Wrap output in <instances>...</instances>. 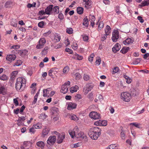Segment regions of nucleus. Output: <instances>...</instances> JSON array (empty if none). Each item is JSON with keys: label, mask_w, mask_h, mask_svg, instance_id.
Instances as JSON below:
<instances>
[{"label": "nucleus", "mask_w": 149, "mask_h": 149, "mask_svg": "<svg viewBox=\"0 0 149 149\" xmlns=\"http://www.w3.org/2000/svg\"><path fill=\"white\" fill-rule=\"evenodd\" d=\"M101 130L97 127L90 128L89 130L88 134L92 139L97 140L101 135Z\"/></svg>", "instance_id": "obj_1"}, {"label": "nucleus", "mask_w": 149, "mask_h": 149, "mask_svg": "<svg viewBox=\"0 0 149 149\" xmlns=\"http://www.w3.org/2000/svg\"><path fill=\"white\" fill-rule=\"evenodd\" d=\"M26 80L23 77L17 78L16 80L15 87L17 90L22 91L26 86Z\"/></svg>", "instance_id": "obj_2"}, {"label": "nucleus", "mask_w": 149, "mask_h": 149, "mask_svg": "<svg viewBox=\"0 0 149 149\" xmlns=\"http://www.w3.org/2000/svg\"><path fill=\"white\" fill-rule=\"evenodd\" d=\"M121 98L126 102L129 101L131 99V95L127 92H124L121 94Z\"/></svg>", "instance_id": "obj_3"}, {"label": "nucleus", "mask_w": 149, "mask_h": 149, "mask_svg": "<svg viewBox=\"0 0 149 149\" xmlns=\"http://www.w3.org/2000/svg\"><path fill=\"white\" fill-rule=\"evenodd\" d=\"M46 43V40L45 38H41L36 46L37 49H40L43 47L44 45Z\"/></svg>", "instance_id": "obj_4"}, {"label": "nucleus", "mask_w": 149, "mask_h": 149, "mask_svg": "<svg viewBox=\"0 0 149 149\" xmlns=\"http://www.w3.org/2000/svg\"><path fill=\"white\" fill-rule=\"evenodd\" d=\"M56 140V138L55 136H50L47 140V144L50 146L53 145L55 143Z\"/></svg>", "instance_id": "obj_5"}, {"label": "nucleus", "mask_w": 149, "mask_h": 149, "mask_svg": "<svg viewBox=\"0 0 149 149\" xmlns=\"http://www.w3.org/2000/svg\"><path fill=\"white\" fill-rule=\"evenodd\" d=\"M89 116L91 118L94 119H100V114L96 112H91L89 113Z\"/></svg>", "instance_id": "obj_6"}, {"label": "nucleus", "mask_w": 149, "mask_h": 149, "mask_svg": "<svg viewBox=\"0 0 149 149\" xmlns=\"http://www.w3.org/2000/svg\"><path fill=\"white\" fill-rule=\"evenodd\" d=\"M79 131V129L77 126H76L74 128L73 130H69V133L71 137L73 138L74 136L76 137L77 133Z\"/></svg>", "instance_id": "obj_7"}, {"label": "nucleus", "mask_w": 149, "mask_h": 149, "mask_svg": "<svg viewBox=\"0 0 149 149\" xmlns=\"http://www.w3.org/2000/svg\"><path fill=\"white\" fill-rule=\"evenodd\" d=\"M119 32L118 31L115 30L112 32V39L113 42H116L119 38Z\"/></svg>", "instance_id": "obj_8"}, {"label": "nucleus", "mask_w": 149, "mask_h": 149, "mask_svg": "<svg viewBox=\"0 0 149 149\" xmlns=\"http://www.w3.org/2000/svg\"><path fill=\"white\" fill-rule=\"evenodd\" d=\"M76 137L77 138H81L85 139L86 141H87L88 140L86 134H84L83 132L79 131H79L77 133Z\"/></svg>", "instance_id": "obj_9"}, {"label": "nucleus", "mask_w": 149, "mask_h": 149, "mask_svg": "<svg viewBox=\"0 0 149 149\" xmlns=\"http://www.w3.org/2000/svg\"><path fill=\"white\" fill-rule=\"evenodd\" d=\"M26 116H22L21 117L19 116L18 119L17 120V122H18L17 123V125L19 126H20L23 125L24 124L23 122L26 120Z\"/></svg>", "instance_id": "obj_10"}, {"label": "nucleus", "mask_w": 149, "mask_h": 149, "mask_svg": "<svg viewBox=\"0 0 149 149\" xmlns=\"http://www.w3.org/2000/svg\"><path fill=\"white\" fill-rule=\"evenodd\" d=\"M94 124L97 126H106L107 125V121L105 120H99L95 122Z\"/></svg>", "instance_id": "obj_11"}, {"label": "nucleus", "mask_w": 149, "mask_h": 149, "mask_svg": "<svg viewBox=\"0 0 149 149\" xmlns=\"http://www.w3.org/2000/svg\"><path fill=\"white\" fill-rule=\"evenodd\" d=\"M32 143L30 141L25 142L23 147H21L22 149H32Z\"/></svg>", "instance_id": "obj_12"}, {"label": "nucleus", "mask_w": 149, "mask_h": 149, "mask_svg": "<svg viewBox=\"0 0 149 149\" xmlns=\"http://www.w3.org/2000/svg\"><path fill=\"white\" fill-rule=\"evenodd\" d=\"M77 105L75 103L69 102L67 104V109L69 110H71L76 108Z\"/></svg>", "instance_id": "obj_13"}, {"label": "nucleus", "mask_w": 149, "mask_h": 149, "mask_svg": "<svg viewBox=\"0 0 149 149\" xmlns=\"http://www.w3.org/2000/svg\"><path fill=\"white\" fill-rule=\"evenodd\" d=\"M53 5H50L45 9V13L47 15H50L53 13Z\"/></svg>", "instance_id": "obj_14"}, {"label": "nucleus", "mask_w": 149, "mask_h": 149, "mask_svg": "<svg viewBox=\"0 0 149 149\" xmlns=\"http://www.w3.org/2000/svg\"><path fill=\"white\" fill-rule=\"evenodd\" d=\"M16 58V56L14 54H10L7 55L6 57L7 60L11 62L14 60Z\"/></svg>", "instance_id": "obj_15"}, {"label": "nucleus", "mask_w": 149, "mask_h": 149, "mask_svg": "<svg viewBox=\"0 0 149 149\" xmlns=\"http://www.w3.org/2000/svg\"><path fill=\"white\" fill-rule=\"evenodd\" d=\"M120 48V45L118 43H117L112 48V51L114 53H116L119 50Z\"/></svg>", "instance_id": "obj_16"}, {"label": "nucleus", "mask_w": 149, "mask_h": 149, "mask_svg": "<svg viewBox=\"0 0 149 149\" xmlns=\"http://www.w3.org/2000/svg\"><path fill=\"white\" fill-rule=\"evenodd\" d=\"M85 93H87L89 91H90L93 88V86L91 84L88 83L86 85Z\"/></svg>", "instance_id": "obj_17"}, {"label": "nucleus", "mask_w": 149, "mask_h": 149, "mask_svg": "<svg viewBox=\"0 0 149 149\" xmlns=\"http://www.w3.org/2000/svg\"><path fill=\"white\" fill-rule=\"evenodd\" d=\"M65 138V136L64 135H61V134L58 136L57 139V142L58 144L61 143L64 139Z\"/></svg>", "instance_id": "obj_18"}, {"label": "nucleus", "mask_w": 149, "mask_h": 149, "mask_svg": "<svg viewBox=\"0 0 149 149\" xmlns=\"http://www.w3.org/2000/svg\"><path fill=\"white\" fill-rule=\"evenodd\" d=\"M50 131V130L47 128L44 129L42 132L41 136L44 137L45 136L48 134Z\"/></svg>", "instance_id": "obj_19"}, {"label": "nucleus", "mask_w": 149, "mask_h": 149, "mask_svg": "<svg viewBox=\"0 0 149 149\" xmlns=\"http://www.w3.org/2000/svg\"><path fill=\"white\" fill-rule=\"evenodd\" d=\"M50 88L44 89L43 91V96L44 97H49V95H48L50 91Z\"/></svg>", "instance_id": "obj_20"}, {"label": "nucleus", "mask_w": 149, "mask_h": 149, "mask_svg": "<svg viewBox=\"0 0 149 149\" xmlns=\"http://www.w3.org/2000/svg\"><path fill=\"white\" fill-rule=\"evenodd\" d=\"M68 91V88L67 86L65 85H63L61 86V89L60 90V92L64 94L66 93Z\"/></svg>", "instance_id": "obj_21"}, {"label": "nucleus", "mask_w": 149, "mask_h": 149, "mask_svg": "<svg viewBox=\"0 0 149 149\" xmlns=\"http://www.w3.org/2000/svg\"><path fill=\"white\" fill-rule=\"evenodd\" d=\"M72 58L79 60H81L83 59V57L79 55L78 54L75 53L72 56Z\"/></svg>", "instance_id": "obj_22"}, {"label": "nucleus", "mask_w": 149, "mask_h": 149, "mask_svg": "<svg viewBox=\"0 0 149 149\" xmlns=\"http://www.w3.org/2000/svg\"><path fill=\"white\" fill-rule=\"evenodd\" d=\"M36 145L39 147L41 148H43L45 146V143L42 141H39L36 143Z\"/></svg>", "instance_id": "obj_23"}, {"label": "nucleus", "mask_w": 149, "mask_h": 149, "mask_svg": "<svg viewBox=\"0 0 149 149\" xmlns=\"http://www.w3.org/2000/svg\"><path fill=\"white\" fill-rule=\"evenodd\" d=\"M111 28L109 26L107 25L105 30V33L107 35H109L111 33Z\"/></svg>", "instance_id": "obj_24"}, {"label": "nucleus", "mask_w": 149, "mask_h": 149, "mask_svg": "<svg viewBox=\"0 0 149 149\" xmlns=\"http://www.w3.org/2000/svg\"><path fill=\"white\" fill-rule=\"evenodd\" d=\"M79 89V87L77 85H75L74 86L71 87L70 88V92L72 93L76 92Z\"/></svg>", "instance_id": "obj_25"}, {"label": "nucleus", "mask_w": 149, "mask_h": 149, "mask_svg": "<svg viewBox=\"0 0 149 149\" xmlns=\"http://www.w3.org/2000/svg\"><path fill=\"white\" fill-rule=\"evenodd\" d=\"M40 89H39L38 91L36 93V94L35 95L34 97V100L32 102V104H35L36 103L37 98L38 97V95L40 93Z\"/></svg>", "instance_id": "obj_26"}, {"label": "nucleus", "mask_w": 149, "mask_h": 149, "mask_svg": "<svg viewBox=\"0 0 149 149\" xmlns=\"http://www.w3.org/2000/svg\"><path fill=\"white\" fill-rule=\"evenodd\" d=\"M77 11L78 14L81 15L83 13L84 8L82 7H78L77 8Z\"/></svg>", "instance_id": "obj_27"}, {"label": "nucleus", "mask_w": 149, "mask_h": 149, "mask_svg": "<svg viewBox=\"0 0 149 149\" xmlns=\"http://www.w3.org/2000/svg\"><path fill=\"white\" fill-rule=\"evenodd\" d=\"M42 124L39 123H37L36 124H34L33 126L35 129H41L42 127Z\"/></svg>", "instance_id": "obj_28"}, {"label": "nucleus", "mask_w": 149, "mask_h": 149, "mask_svg": "<svg viewBox=\"0 0 149 149\" xmlns=\"http://www.w3.org/2000/svg\"><path fill=\"white\" fill-rule=\"evenodd\" d=\"M83 25L86 27H87L88 25V20L87 17L86 16L84 18L83 20Z\"/></svg>", "instance_id": "obj_29"}, {"label": "nucleus", "mask_w": 149, "mask_h": 149, "mask_svg": "<svg viewBox=\"0 0 149 149\" xmlns=\"http://www.w3.org/2000/svg\"><path fill=\"white\" fill-rule=\"evenodd\" d=\"M123 77L126 80V82L127 83L130 84L132 80L130 77L126 75H124Z\"/></svg>", "instance_id": "obj_30"}, {"label": "nucleus", "mask_w": 149, "mask_h": 149, "mask_svg": "<svg viewBox=\"0 0 149 149\" xmlns=\"http://www.w3.org/2000/svg\"><path fill=\"white\" fill-rule=\"evenodd\" d=\"M149 4V1H143L139 5L141 7L148 6Z\"/></svg>", "instance_id": "obj_31"}, {"label": "nucleus", "mask_w": 149, "mask_h": 149, "mask_svg": "<svg viewBox=\"0 0 149 149\" xmlns=\"http://www.w3.org/2000/svg\"><path fill=\"white\" fill-rule=\"evenodd\" d=\"M129 48L128 47H123L120 50V52L123 54L126 53L129 50Z\"/></svg>", "instance_id": "obj_32"}, {"label": "nucleus", "mask_w": 149, "mask_h": 149, "mask_svg": "<svg viewBox=\"0 0 149 149\" xmlns=\"http://www.w3.org/2000/svg\"><path fill=\"white\" fill-rule=\"evenodd\" d=\"M131 42V39L130 38H127L123 41V43L125 45H128Z\"/></svg>", "instance_id": "obj_33"}, {"label": "nucleus", "mask_w": 149, "mask_h": 149, "mask_svg": "<svg viewBox=\"0 0 149 149\" xmlns=\"http://www.w3.org/2000/svg\"><path fill=\"white\" fill-rule=\"evenodd\" d=\"M91 1L85 3V7L87 9L91 7Z\"/></svg>", "instance_id": "obj_34"}, {"label": "nucleus", "mask_w": 149, "mask_h": 149, "mask_svg": "<svg viewBox=\"0 0 149 149\" xmlns=\"http://www.w3.org/2000/svg\"><path fill=\"white\" fill-rule=\"evenodd\" d=\"M49 49L48 47H45L42 50L41 52V54L42 55H45L47 53V50Z\"/></svg>", "instance_id": "obj_35"}, {"label": "nucleus", "mask_w": 149, "mask_h": 149, "mask_svg": "<svg viewBox=\"0 0 149 149\" xmlns=\"http://www.w3.org/2000/svg\"><path fill=\"white\" fill-rule=\"evenodd\" d=\"M108 148L109 149H117L118 146L116 144H112L109 146Z\"/></svg>", "instance_id": "obj_36"}, {"label": "nucleus", "mask_w": 149, "mask_h": 149, "mask_svg": "<svg viewBox=\"0 0 149 149\" xmlns=\"http://www.w3.org/2000/svg\"><path fill=\"white\" fill-rule=\"evenodd\" d=\"M12 4L11 2L8 1L5 3V7L6 8H9L11 7Z\"/></svg>", "instance_id": "obj_37"}, {"label": "nucleus", "mask_w": 149, "mask_h": 149, "mask_svg": "<svg viewBox=\"0 0 149 149\" xmlns=\"http://www.w3.org/2000/svg\"><path fill=\"white\" fill-rule=\"evenodd\" d=\"M52 10L56 14L58 13L59 12V8L58 6H55L53 8Z\"/></svg>", "instance_id": "obj_38"}, {"label": "nucleus", "mask_w": 149, "mask_h": 149, "mask_svg": "<svg viewBox=\"0 0 149 149\" xmlns=\"http://www.w3.org/2000/svg\"><path fill=\"white\" fill-rule=\"evenodd\" d=\"M22 63L21 61L20 60H17L13 64V66H19L21 65Z\"/></svg>", "instance_id": "obj_39"}, {"label": "nucleus", "mask_w": 149, "mask_h": 149, "mask_svg": "<svg viewBox=\"0 0 149 149\" xmlns=\"http://www.w3.org/2000/svg\"><path fill=\"white\" fill-rule=\"evenodd\" d=\"M131 94L132 96H135L138 95V92L135 89H133L131 92Z\"/></svg>", "instance_id": "obj_40"}, {"label": "nucleus", "mask_w": 149, "mask_h": 149, "mask_svg": "<svg viewBox=\"0 0 149 149\" xmlns=\"http://www.w3.org/2000/svg\"><path fill=\"white\" fill-rule=\"evenodd\" d=\"M8 79V77L5 74H3L2 76L0 77V79L2 80H7Z\"/></svg>", "instance_id": "obj_41"}, {"label": "nucleus", "mask_w": 149, "mask_h": 149, "mask_svg": "<svg viewBox=\"0 0 149 149\" xmlns=\"http://www.w3.org/2000/svg\"><path fill=\"white\" fill-rule=\"evenodd\" d=\"M104 26V24L103 22H100L99 23V25H98V27L97 29V30L98 31H100L101 29Z\"/></svg>", "instance_id": "obj_42"}, {"label": "nucleus", "mask_w": 149, "mask_h": 149, "mask_svg": "<svg viewBox=\"0 0 149 149\" xmlns=\"http://www.w3.org/2000/svg\"><path fill=\"white\" fill-rule=\"evenodd\" d=\"M61 37L59 35L56 34L55 35L54 39L57 42H59L60 40Z\"/></svg>", "instance_id": "obj_43"}, {"label": "nucleus", "mask_w": 149, "mask_h": 149, "mask_svg": "<svg viewBox=\"0 0 149 149\" xmlns=\"http://www.w3.org/2000/svg\"><path fill=\"white\" fill-rule=\"evenodd\" d=\"M66 32L69 34H72L73 32V29L71 28H67Z\"/></svg>", "instance_id": "obj_44"}, {"label": "nucleus", "mask_w": 149, "mask_h": 149, "mask_svg": "<svg viewBox=\"0 0 149 149\" xmlns=\"http://www.w3.org/2000/svg\"><path fill=\"white\" fill-rule=\"evenodd\" d=\"M141 60V58H136L133 61V64L135 65H137L140 62Z\"/></svg>", "instance_id": "obj_45"}, {"label": "nucleus", "mask_w": 149, "mask_h": 149, "mask_svg": "<svg viewBox=\"0 0 149 149\" xmlns=\"http://www.w3.org/2000/svg\"><path fill=\"white\" fill-rule=\"evenodd\" d=\"M130 125L134 126L135 127L138 128H140V124L137 123H131L130 124Z\"/></svg>", "instance_id": "obj_46"}, {"label": "nucleus", "mask_w": 149, "mask_h": 149, "mask_svg": "<svg viewBox=\"0 0 149 149\" xmlns=\"http://www.w3.org/2000/svg\"><path fill=\"white\" fill-rule=\"evenodd\" d=\"M90 78V77L87 74H84L83 78L84 80L86 81H87Z\"/></svg>", "instance_id": "obj_47"}, {"label": "nucleus", "mask_w": 149, "mask_h": 149, "mask_svg": "<svg viewBox=\"0 0 149 149\" xmlns=\"http://www.w3.org/2000/svg\"><path fill=\"white\" fill-rule=\"evenodd\" d=\"M75 79L77 80L79 79L81 77V75L78 72L76 73L74 75Z\"/></svg>", "instance_id": "obj_48"}, {"label": "nucleus", "mask_w": 149, "mask_h": 149, "mask_svg": "<svg viewBox=\"0 0 149 149\" xmlns=\"http://www.w3.org/2000/svg\"><path fill=\"white\" fill-rule=\"evenodd\" d=\"M69 67L68 66H65L63 69V72L64 73H66L69 71Z\"/></svg>", "instance_id": "obj_49"}, {"label": "nucleus", "mask_w": 149, "mask_h": 149, "mask_svg": "<svg viewBox=\"0 0 149 149\" xmlns=\"http://www.w3.org/2000/svg\"><path fill=\"white\" fill-rule=\"evenodd\" d=\"M35 128L33 126L32 127L30 128L29 130V132L30 133H32L33 134H34L36 132V130H35Z\"/></svg>", "instance_id": "obj_50"}, {"label": "nucleus", "mask_w": 149, "mask_h": 149, "mask_svg": "<svg viewBox=\"0 0 149 149\" xmlns=\"http://www.w3.org/2000/svg\"><path fill=\"white\" fill-rule=\"evenodd\" d=\"M11 25L14 27H16L17 24V21L15 20L12 21L10 23Z\"/></svg>", "instance_id": "obj_51"}, {"label": "nucleus", "mask_w": 149, "mask_h": 149, "mask_svg": "<svg viewBox=\"0 0 149 149\" xmlns=\"http://www.w3.org/2000/svg\"><path fill=\"white\" fill-rule=\"evenodd\" d=\"M47 116L45 113H42L40 115V118L43 120H44L46 118Z\"/></svg>", "instance_id": "obj_52"}, {"label": "nucleus", "mask_w": 149, "mask_h": 149, "mask_svg": "<svg viewBox=\"0 0 149 149\" xmlns=\"http://www.w3.org/2000/svg\"><path fill=\"white\" fill-rule=\"evenodd\" d=\"M115 11L116 13L118 14L119 15L121 13V12L119 10V8L118 6H116L115 8Z\"/></svg>", "instance_id": "obj_53"}, {"label": "nucleus", "mask_w": 149, "mask_h": 149, "mask_svg": "<svg viewBox=\"0 0 149 149\" xmlns=\"http://www.w3.org/2000/svg\"><path fill=\"white\" fill-rule=\"evenodd\" d=\"M119 68L118 67H115L113 70V73L115 74L117 72L119 71Z\"/></svg>", "instance_id": "obj_54"}, {"label": "nucleus", "mask_w": 149, "mask_h": 149, "mask_svg": "<svg viewBox=\"0 0 149 149\" xmlns=\"http://www.w3.org/2000/svg\"><path fill=\"white\" fill-rule=\"evenodd\" d=\"M19 47L20 46L19 45H17L12 46L10 48L11 49H19Z\"/></svg>", "instance_id": "obj_55"}, {"label": "nucleus", "mask_w": 149, "mask_h": 149, "mask_svg": "<svg viewBox=\"0 0 149 149\" xmlns=\"http://www.w3.org/2000/svg\"><path fill=\"white\" fill-rule=\"evenodd\" d=\"M143 58L146 59H149V53H147L143 55Z\"/></svg>", "instance_id": "obj_56"}, {"label": "nucleus", "mask_w": 149, "mask_h": 149, "mask_svg": "<svg viewBox=\"0 0 149 149\" xmlns=\"http://www.w3.org/2000/svg\"><path fill=\"white\" fill-rule=\"evenodd\" d=\"M70 118L71 120H78V118H77L76 116L75 115L71 116Z\"/></svg>", "instance_id": "obj_57"}, {"label": "nucleus", "mask_w": 149, "mask_h": 149, "mask_svg": "<svg viewBox=\"0 0 149 149\" xmlns=\"http://www.w3.org/2000/svg\"><path fill=\"white\" fill-rule=\"evenodd\" d=\"M44 25V22L43 21H41L39 22L38 24V26L40 28H42Z\"/></svg>", "instance_id": "obj_58"}, {"label": "nucleus", "mask_w": 149, "mask_h": 149, "mask_svg": "<svg viewBox=\"0 0 149 149\" xmlns=\"http://www.w3.org/2000/svg\"><path fill=\"white\" fill-rule=\"evenodd\" d=\"M58 18L61 20H62L64 18V16L63 14L61 13H60L58 15Z\"/></svg>", "instance_id": "obj_59"}, {"label": "nucleus", "mask_w": 149, "mask_h": 149, "mask_svg": "<svg viewBox=\"0 0 149 149\" xmlns=\"http://www.w3.org/2000/svg\"><path fill=\"white\" fill-rule=\"evenodd\" d=\"M89 17L91 21H94L95 20V18L94 15H90Z\"/></svg>", "instance_id": "obj_60"}, {"label": "nucleus", "mask_w": 149, "mask_h": 149, "mask_svg": "<svg viewBox=\"0 0 149 149\" xmlns=\"http://www.w3.org/2000/svg\"><path fill=\"white\" fill-rule=\"evenodd\" d=\"M72 48L74 50H76L77 49V45L76 43L73 44L72 46Z\"/></svg>", "instance_id": "obj_61"}, {"label": "nucleus", "mask_w": 149, "mask_h": 149, "mask_svg": "<svg viewBox=\"0 0 149 149\" xmlns=\"http://www.w3.org/2000/svg\"><path fill=\"white\" fill-rule=\"evenodd\" d=\"M81 95L79 94H77L75 96V98L77 100H79L81 98Z\"/></svg>", "instance_id": "obj_62"}, {"label": "nucleus", "mask_w": 149, "mask_h": 149, "mask_svg": "<svg viewBox=\"0 0 149 149\" xmlns=\"http://www.w3.org/2000/svg\"><path fill=\"white\" fill-rule=\"evenodd\" d=\"M137 18L141 23H143L144 22V20L142 19V18L141 16H139L137 17Z\"/></svg>", "instance_id": "obj_63"}, {"label": "nucleus", "mask_w": 149, "mask_h": 149, "mask_svg": "<svg viewBox=\"0 0 149 149\" xmlns=\"http://www.w3.org/2000/svg\"><path fill=\"white\" fill-rule=\"evenodd\" d=\"M65 50L66 52H69V54H72L73 53L72 51L69 48H66Z\"/></svg>", "instance_id": "obj_64"}]
</instances>
